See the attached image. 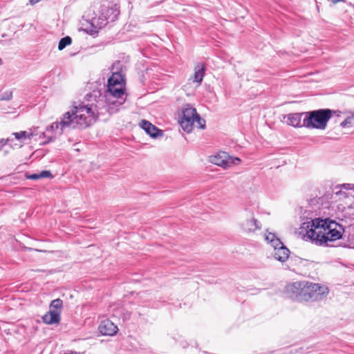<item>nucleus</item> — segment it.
Returning a JSON list of instances; mask_svg holds the SVG:
<instances>
[{"instance_id": "nucleus-28", "label": "nucleus", "mask_w": 354, "mask_h": 354, "mask_svg": "<svg viewBox=\"0 0 354 354\" xmlns=\"http://www.w3.org/2000/svg\"><path fill=\"white\" fill-rule=\"evenodd\" d=\"M333 3H338L340 1H344L345 0H331Z\"/></svg>"}, {"instance_id": "nucleus-19", "label": "nucleus", "mask_w": 354, "mask_h": 354, "mask_svg": "<svg viewBox=\"0 0 354 354\" xmlns=\"http://www.w3.org/2000/svg\"><path fill=\"white\" fill-rule=\"evenodd\" d=\"M12 136H15V138L17 140H19L21 143L18 145L19 147H21L22 146V141L23 140H25L26 138L30 139L33 136V133H28L26 131H22L20 132H16L13 133Z\"/></svg>"}, {"instance_id": "nucleus-9", "label": "nucleus", "mask_w": 354, "mask_h": 354, "mask_svg": "<svg viewBox=\"0 0 354 354\" xmlns=\"http://www.w3.org/2000/svg\"><path fill=\"white\" fill-rule=\"evenodd\" d=\"M305 283L306 281H296L287 285L285 288V293L287 297L293 300L303 301L304 290L305 286H306Z\"/></svg>"}, {"instance_id": "nucleus-6", "label": "nucleus", "mask_w": 354, "mask_h": 354, "mask_svg": "<svg viewBox=\"0 0 354 354\" xmlns=\"http://www.w3.org/2000/svg\"><path fill=\"white\" fill-rule=\"evenodd\" d=\"M303 301H318L326 298L329 290L327 286L306 281Z\"/></svg>"}, {"instance_id": "nucleus-1", "label": "nucleus", "mask_w": 354, "mask_h": 354, "mask_svg": "<svg viewBox=\"0 0 354 354\" xmlns=\"http://www.w3.org/2000/svg\"><path fill=\"white\" fill-rule=\"evenodd\" d=\"M343 232L342 226L335 221L307 216L306 221L301 223L296 234L305 241L319 246H327L329 242L342 238Z\"/></svg>"}, {"instance_id": "nucleus-16", "label": "nucleus", "mask_w": 354, "mask_h": 354, "mask_svg": "<svg viewBox=\"0 0 354 354\" xmlns=\"http://www.w3.org/2000/svg\"><path fill=\"white\" fill-rule=\"evenodd\" d=\"M43 322L47 324H57L60 321V315L53 310H49L42 317Z\"/></svg>"}, {"instance_id": "nucleus-18", "label": "nucleus", "mask_w": 354, "mask_h": 354, "mask_svg": "<svg viewBox=\"0 0 354 354\" xmlns=\"http://www.w3.org/2000/svg\"><path fill=\"white\" fill-rule=\"evenodd\" d=\"M265 240L273 248L279 246L281 243V240L277 237L275 234L268 231H266L265 233Z\"/></svg>"}, {"instance_id": "nucleus-4", "label": "nucleus", "mask_w": 354, "mask_h": 354, "mask_svg": "<svg viewBox=\"0 0 354 354\" xmlns=\"http://www.w3.org/2000/svg\"><path fill=\"white\" fill-rule=\"evenodd\" d=\"M336 111L329 109H318L305 112V118L303 119V126L310 129L324 130L327 126L328 120Z\"/></svg>"}, {"instance_id": "nucleus-24", "label": "nucleus", "mask_w": 354, "mask_h": 354, "mask_svg": "<svg viewBox=\"0 0 354 354\" xmlns=\"http://www.w3.org/2000/svg\"><path fill=\"white\" fill-rule=\"evenodd\" d=\"M339 187L346 191L353 190L354 191V184L352 183H344L340 185Z\"/></svg>"}, {"instance_id": "nucleus-2", "label": "nucleus", "mask_w": 354, "mask_h": 354, "mask_svg": "<svg viewBox=\"0 0 354 354\" xmlns=\"http://www.w3.org/2000/svg\"><path fill=\"white\" fill-rule=\"evenodd\" d=\"M95 108L93 104H85L84 102L74 105L71 111L65 113L60 122H53L47 131H53L61 135L64 131L75 128H86L96 120Z\"/></svg>"}, {"instance_id": "nucleus-15", "label": "nucleus", "mask_w": 354, "mask_h": 354, "mask_svg": "<svg viewBox=\"0 0 354 354\" xmlns=\"http://www.w3.org/2000/svg\"><path fill=\"white\" fill-rule=\"evenodd\" d=\"M305 112L290 113L286 115L287 123L295 127L303 126V119L305 118Z\"/></svg>"}, {"instance_id": "nucleus-10", "label": "nucleus", "mask_w": 354, "mask_h": 354, "mask_svg": "<svg viewBox=\"0 0 354 354\" xmlns=\"http://www.w3.org/2000/svg\"><path fill=\"white\" fill-rule=\"evenodd\" d=\"M120 14V10L116 5H112L111 7L102 10L101 16L98 18V21H101L97 24L98 28H102L109 21H114Z\"/></svg>"}, {"instance_id": "nucleus-7", "label": "nucleus", "mask_w": 354, "mask_h": 354, "mask_svg": "<svg viewBox=\"0 0 354 354\" xmlns=\"http://www.w3.org/2000/svg\"><path fill=\"white\" fill-rule=\"evenodd\" d=\"M239 225L242 232L246 234L254 233L261 228V224L255 218L254 212L248 209L243 212Z\"/></svg>"}, {"instance_id": "nucleus-8", "label": "nucleus", "mask_w": 354, "mask_h": 354, "mask_svg": "<svg viewBox=\"0 0 354 354\" xmlns=\"http://www.w3.org/2000/svg\"><path fill=\"white\" fill-rule=\"evenodd\" d=\"M209 161L224 169L229 168L232 165H238L241 162L240 158L230 156L225 151H221L216 155L209 157Z\"/></svg>"}, {"instance_id": "nucleus-3", "label": "nucleus", "mask_w": 354, "mask_h": 354, "mask_svg": "<svg viewBox=\"0 0 354 354\" xmlns=\"http://www.w3.org/2000/svg\"><path fill=\"white\" fill-rule=\"evenodd\" d=\"M124 82L122 75L119 73H113L108 80L106 97L109 105L115 106L122 105L126 98L124 97Z\"/></svg>"}, {"instance_id": "nucleus-21", "label": "nucleus", "mask_w": 354, "mask_h": 354, "mask_svg": "<svg viewBox=\"0 0 354 354\" xmlns=\"http://www.w3.org/2000/svg\"><path fill=\"white\" fill-rule=\"evenodd\" d=\"M63 302L60 299H56L51 301L50 305V310L56 312L60 315Z\"/></svg>"}, {"instance_id": "nucleus-17", "label": "nucleus", "mask_w": 354, "mask_h": 354, "mask_svg": "<svg viewBox=\"0 0 354 354\" xmlns=\"http://www.w3.org/2000/svg\"><path fill=\"white\" fill-rule=\"evenodd\" d=\"M205 75V66L201 64H198L194 68V75L193 82H196L198 86L200 85L203 81Z\"/></svg>"}, {"instance_id": "nucleus-27", "label": "nucleus", "mask_w": 354, "mask_h": 354, "mask_svg": "<svg viewBox=\"0 0 354 354\" xmlns=\"http://www.w3.org/2000/svg\"><path fill=\"white\" fill-rule=\"evenodd\" d=\"M39 1H40V0H30L29 3L30 5L33 6Z\"/></svg>"}, {"instance_id": "nucleus-5", "label": "nucleus", "mask_w": 354, "mask_h": 354, "mask_svg": "<svg viewBox=\"0 0 354 354\" xmlns=\"http://www.w3.org/2000/svg\"><path fill=\"white\" fill-rule=\"evenodd\" d=\"M180 124L185 131L189 133L194 125L200 129H204L205 121L199 116L196 109L187 104L183 109Z\"/></svg>"}, {"instance_id": "nucleus-25", "label": "nucleus", "mask_w": 354, "mask_h": 354, "mask_svg": "<svg viewBox=\"0 0 354 354\" xmlns=\"http://www.w3.org/2000/svg\"><path fill=\"white\" fill-rule=\"evenodd\" d=\"M12 97L11 92H6L0 96V100H10Z\"/></svg>"}, {"instance_id": "nucleus-23", "label": "nucleus", "mask_w": 354, "mask_h": 354, "mask_svg": "<svg viewBox=\"0 0 354 354\" xmlns=\"http://www.w3.org/2000/svg\"><path fill=\"white\" fill-rule=\"evenodd\" d=\"M354 122V113L347 117L343 122H341L340 125L342 127L345 128L348 126H352Z\"/></svg>"}, {"instance_id": "nucleus-26", "label": "nucleus", "mask_w": 354, "mask_h": 354, "mask_svg": "<svg viewBox=\"0 0 354 354\" xmlns=\"http://www.w3.org/2000/svg\"><path fill=\"white\" fill-rule=\"evenodd\" d=\"M13 140V138H8L6 140H2L0 141V147H3L4 145H6L8 142H10Z\"/></svg>"}, {"instance_id": "nucleus-22", "label": "nucleus", "mask_w": 354, "mask_h": 354, "mask_svg": "<svg viewBox=\"0 0 354 354\" xmlns=\"http://www.w3.org/2000/svg\"><path fill=\"white\" fill-rule=\"evenodd\" d=\"M72 42V39L69 36L64 37L59 40L58 44V49L62 50L67 46L70 45Z\"/></svg>"}, {"instance_id": "nucleus-12", "label": "nucleus", "mask_w": 354, "mask_h": 354, "mask_svg": "<svg viewBox=\"0 0 354 354\" xmlns=\"http://www.w3.org/2000/svg\"><path fill=\"white\" fill-rule=\"evenodd\" d=\"M274 253L273 256L275 259L278 260L281 262H285L289 257L290 251L281 242V244L277 247H274Z\"/></svg>"}, {"instance_id": "nucleus-13", "label": "nucleus", "mask_w": 354, "mask_h": 354, "mask_svg": "<svg viewBox=\"0 0 354 354\" xmlns=\"http://www.w3.org/2000/svg\"><path fill=\"white\" fill-rule=\"evenodd\" d=\"M140 127L151 137L155 138L162 136V131L147 120H142Z\"/></svg>"}, {"instance_id": "nucleus-20", "label": "nucleus", "mask_w": 354, "mask_h": 354, "mask_svg": "<svg viewBox=\"0 0 354 354\" xmlns=\"http://www.w3.org/2000/svg\"><path fill=\"white\" fill-rule=\"evenodd\" d=\"M53 176L50 171H41L37 174L26 175V178L31 180H38L40 178H51Z\"/></svg>"}, {"instance_id": "nucleus-29", "label": "nucleus", "mask_w": 354, "mask_h": 354, "mask_svg": "<svg viewBox=\"0 0 354 354\" xmlns=\"http://www.w3.org/2000/svg\"><path fill=\"white\" fill-rule=\"evenodd\" d=\"M111 109H112V107L109 106V110H110V111H111V112H113V111H111Z\"/></svg>"}, {"instance_id": "nucleus-11", "label": "nucleus", "mask_w": 354, "mask_h": 354, "mask_svg": "<svg viewBox=\"0 0 354 354\" xmlns=\"http://www.w3.org/2000/svg\"><path fill=\"white\" fill-rule=\"evenodd\" d=\"M98 329L102 335L109 336L115 335L118 330L117 326L109 319L102 321Z\"/></svg>"}, {"instance_id": "nucleus-14", "label": "nucleus", "mask_w": 354, "mask_h": 354, "mask_svg": "<svg viewBox=\"0 0 354 354\" xmlns=\"http://www.w3.org/2000/svg\"><path fill=\"white\" fill-rule=\"evenodd\" d=\"M336 195L339 196V200H342L344 202V205H345L344 208H354V195L351 192H346V191L341 189L336 192Z\"/></svg>"}]
</instances>
